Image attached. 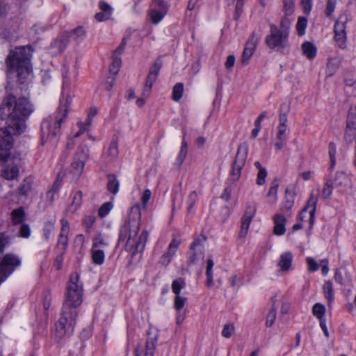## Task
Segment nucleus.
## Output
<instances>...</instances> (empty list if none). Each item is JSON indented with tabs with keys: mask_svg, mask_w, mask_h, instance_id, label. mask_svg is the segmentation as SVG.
<instances>
[{
	"mask_svg": "<svg viewBox=\"0 0 356 356\" xmlns=\"http://www.w3.org/2000/svg\"><path fill=\"white\" fill-rule=\"evenodd\" d=\"M83 287L79 283V275H71L67 287L66 299L63 304L62 316L56 323V334L62 339L65 334L71 335L74 332L77 316L76 307L82 302Z\"/></svg>",
	"mask_w": 356,
	"mask_h": 356,
	"instance_id": "nucleus-1",
	"label": "nucleus"
},
{
	"mask_svg": "<svg viewBox=\"0 0 356 356\" xmlns=\"http://www.w3.org/2000/svg\"><path fill=\"white\" fill-rule=\"evenodd\" d=\"M33 111V106L27 98L8 95L0 106V118L7 119L6 124L14 133L22 134L26 128V120Z\"/></svg>",
	"mask_w": 356,
	"mask_h": 356,
	"instance_id": "nucleus-2",
	"label": "nucleus"
},
{
	"mask_svg": "<svg viewBox=\"0 0 356 356\" xmlns=\"http://www.w3.org/2000/svg\"><path fill=\"white\" fill-rule=\"evenodd\" d=\"M131 212L136 214V217H129L122 225L119 233V241H126L125 250L131 257L137 254H141L145 250L147 241L148 232L140 228V207L136 204L131 208Z\"/></svg>",
	"mask_w": 356,
	"mask_h": 356,
	"instance_id": "nucleus-3",
	"label": "nucleus"
},
{
	"mask_svg": "<svg viewBox=\"0 0 356 356\" xmlns=\"http://www.w3.org/2000/svg\"><path fill=\"white\" fill-rule=\"evenodd\" d=\"M68 72L66 70L63 76V86L66 83ZM72 97L63 89L60 105L56 113L44 118L41 124L42 141L44 144L47 140L56 141L57 137L61 134V124L67 116L68 108L72 102Z\"/></svg>",
	"mask_w": 356,
	"mask_h": 356,
	"instance_id": "nucleus-4",
	"label": "nucleus"
},
{
	"mask_svg": "<svg viewBox=\"0 0 356 356\" xmlns=\"http://www.w3.org/2000/svg\"><path fill=\"white\" fill-rule=\"evenodd\" d=\"M32 51L30 45L16 47L10 52L6 59L9 72H16L21 83L31 72L30 60Z\"/></svg>",
	"mask_w": 356,
	"mask_h": 356,
	"instance_id": "nucleus-5",
	"label": "nucleus"
},
{
	"mask_svg": "<svg viewBox=\"0 0 356 356\" xmlns=\"http://www.w3.org/2000/svg\"><path fill=\"white\" fill-rule=\"evenodd\" d=\"M290 111V105L287 102L282 103L279 113V124L277 127L275 147L277 151L282 149L287 140V117Z\"/></svg>",
	"mask_w": 356,
	"mask_h": 356,
	"instance_id": "nucleus-6",
	"label": "nucleus"
},
{
	"mask_svg": "<svg viewBox=\"0 0 356 356\" xmlns=\"http://www.w3.org/2000/svg\"><path fill=\"white\" fill-rule=\"evenodd\" d=\"M270 34L265 39L268 47L277 51L286 48L289 44L287 34L280 32L279 28L275 24H270Z\"/></svg>",
	"mask_w": 356,
	"mask_h": 356,
	"instance_id": "nucleus-7",
	"label": "nucleus"
},
{
	"mask_svg": "<svg viewBox=\"0 0 356 356\" xmlns=\"http://www.w3.org/2000/svg\"><path fill=\"white\" fill-rule=\"evenodd\" d=\"M19 134L14 133L12 128L7 124L5 128L0 129V161H6L10 156V151L13 146V135Z\"/></svg>",
	"mask_w": 356,
	"mask_h": 356,
	"instance_id": "nucleus-8",
	"label": "nucleus"
},
{
	"mask_svg": "<svg viewBox=\"0 0 356 356\" xmlns=\"http://www.w3.org/2000/svg\"><path fill=\"white\" fill-rule=\"evenodd\" d=\"M21 265L20 258L13 254H6L0 263V284Z\"/></svg>",
	"mask_w": 356,
	"mask_h": 356,
	"instance_id": "nucleus-9",
	"label": "nucleus"
},
{
	"mask_svg": "<svg viewBox=\"0 0 356 356\" xmlns=\"http://www.w3.org/2000/svg\"><path fill=\"white\" fill-rule=\"evenodd\" d=\"M248 154V145L246 143L241 144L237 149V152L233 162L232 169V179L237 181L241 173V170L244 167Z\"/></svg>",
	"mask_w": 356,
	"mask_h": 356,
	"instance_id": "nucleus-10",
	"label": "nucleus"
},
{
	"mask_svg": "<svg viewBox=\"0 0 356 356\" xmlns=\"http://www.w3.org/2000/svg\"><path fill=\"white\" fill-rule=\"evenodd\" d=\"M88 152L89 150L86 146H81L76 151L71 163L72 172L74 175L79 176L82 173L88 157Z\"/></svg>",
	"mask_w": 356,
	"mask_h": 356,
	"instance_id": "nucleus-11",
	"label": "nucleus"
},
{
	"mask_svg": "<svg viewBox=\"0 0 356 356\" xmlns=\"http://www.w3.org/2000/svg\"><path fill=\"white\" fill-rule=\"evenodd\" d=\"M206 239V237L204 236H199L191 244L189 265L194 264L197 261L204 259V244Z\"/></svg>",
	"mask_w": 356,
	"mask_h": 356,
	"instance_id": "nucleus-12",
	"label": "nucleus"
},
{
	"mask_svg": "<svg viewBox=\"0 0 356 356\" xmlns=\"http://www.w3.org/2000/svg\"><path fill=\"white\" fill-rule=\"evenodd\" d=\"M261 36V35L259 31H254L248 41L246 42L241 58V62L243 65H247L249 63V60L257 46Z\"/></svg>",
	"mask_w": 356,
	"mask_h": 356,
	"instance_id": "nucleus-13",
	"label": "nucleus"
},
{
	"mask_svg": "<svg viewBox=\"0 0 356 356\" xmlns=\"http://www.w3.org/2000/svg\"><path fill=\"white\" fill-rule=\"evenodd\" d=\"M60 223L62 227L56 244V250L57 251L65 252L68 245L67 236L70 232V224L65 218H62L60 220Z\"/></svg>",
	"mask_w": 356,
	"mask_h": 356,
	"instance_id": "nucleus-14",
	"label": "nucleus"
},
{
	"mask_svg": "<svg viewBox=\"0 0 356 356\" xmlns=\"http://www.w3.org/2000/svg\"><path fill=\"white\" fill-rule=\"evenodd\" d=\"M317 202V195H315L314 192H312L306 207L302 209V211L300 214V218L301 219V220H303L305 218V213H307V211L309 212L311 227L313 225L314 222Z\"/></svg>",
	"mask_w": 356,
	"mask_h": 356,
	"instance_id": "nucleus-15",
	"label": "nucleus"
},
{
	"mask_svg": "<svg viewBox=\"0 0 356 356\" xmlns=\"http://www.w3.org/2000/svg\"><path fill=\"white\" fill-rule=\"evenodd\" d=\"M179 242L173 239L168 245V251L163 253L160 259V264L164 266H167L173 259L175 253L179 248Z\"/></svg>",
	"mask_w": 356,
	"mask_h": 356,
	"instance_id": "nucleus-16",
	"label": "nucleus"
},
{
	"mask_svg": "<svg viewBox=\"0 0 356 356\" xmlns=\"http://www.w3.org/2000/svg\"><path fill=\"white\" fill-rule=\"evenodd\" d=\"M293 258V254L289 251L284 252L280 255L277 265L282 272H287L291 269Z\"/></svg>",
	"mask_w": 356,
	"mask_h": 356,
	"instance_id": "nucleus-17",
	"label": "nucleus"
},
{
	"mask_svg": "<svg viewBox=\"0 0 356 356\" xmlns=\"http://www.w3.org/2000/svg\"><path fill=\"white\" fill-rule=\"evenodd\" d=\"M286 218L282 214H275L273 218L274 229L273 232L275 235H283L286 232L285 224Z\"/></svg>",
	"mask_w": 356,
	"mask_h": 356,
	"instance_id": "nucleus-18",
	"label": "nucleus"
},
{
	"mask_svg": "<svg viewBox=\"0 0 356 356\" xmlns=\"http://www.w3.org/2000/svg\"><path fill=\"white\" fill-rule=\"evenodd\" d=\"M18 175L19 168L14 163L7 165L1 171V176L8 180H13L17 177Z\"/></svg>",
	"mask_w": 356,
	"mask_h": 356,
	"instance_id": "nucleus-19",
	"label": "nucleus"
},
{
	"mask_svg": "<svg viewBox=\"0 0 356 356\" xmlns=\"http://www.w3.org/2000/svg\"><path fill=\"white\" fill-rule=\"evenodd\" d=\"M301 49L302 54L309 60L313 59L316 56L317 49L311 42L307 41L302 43L301 45Z\"/></svg>",
	"mask_w": 356,
	"mask_h": 356,
	"instance_id": "nucleus-20",
	"label": "nucleus"
},
{
	"mask_svg": "<svg viewBox=\"0 0 356 356\" xmlns=\"http://www.w3.org/2000/svg\"><path fill=\"white\" fill-rule=\"evenodd\" d=\"M65 35L76 41H82L86 36V31L83 26H79L72 30L70 32L65 33Z\"/></svg>",
	"mask_w": 356,
	"mask_h": 356,
	"instance_id": "nucleus-21",
	"label": "nucleus"
},
{
	"mask_svg": "<svg viewBox=\"0 0 356 356\" xmlns=\"http://www.w3.org/2000/svg\"><path fill=\"white\" fill-rule=\"evenodd\" d=\"M198 199L197 193L195 191H191L190 194L188 196V198L186 202V210H187V215H191L193 216L195 213V211L193 209V206L196 203Z\"/></svg>",
	"mask_w": 356,
	"mask_h": 356,
	"instance_id": "nucleus-22",
	"label": "nucleus"
},
{
	"mask_svg": "<svg viewBox=\"0 0 356 356\" xmlns=\"http://www.w3.org/2000/svg\"><path fill=\"white\" fill-rule=\"evenodd\" d=\"M279 184L277 180H273L270 184V187L268 193V203L274 204L277 201V190Z\"/></svg>",
	"mask_w": 356,
	"mask_h": 356,
	"instance_id": "nucleus-23",
	"label": "nucleus"
},
{
	"mask_svg": "<svg viewBox=\"0 0 356 356\" xmlns=\"http://www.w3.org/2000/svg\"><path fill=\"white\" fill-rule=\"evenodd\" d=\"M341 64V60L339 58H329L327 63L326 74L329 76H332L339 68Z\"/></svg>",
	"mask_w": 356,
	"mask_h": 356,
	"instance_id": "nucleus-24",
	"label": "nucleus"
},
{
	"mask_svg": "<svg viewBox=\"0 0 356 356\" xmlns=\"http://www.w3.org/2000/svg\"><path fill=\"white\" fill-rule=\"evenodd\" d=\"M276 300L273 299V304L266 318V326L270 327L274 324L277 318V307L275 305Z\"/></svg>",
	"mask_w": 356,
	"mask_h": 356,
	"instance_id": "nucleus-25",
	"label": "nucleus"
},
{
	"mask_svg": "<svg viewBox=\"0 0 356 356\" xmlns=\"http://www.w3.org/2000/svg\"><path fill=\"white\" fill-rule=\"evenodd\" d=\"M120 187V182L118 180L116 176L115 175H108V183H107V189L108 191L115 195L118 193Z\"/></svg>",
	"mask_w": 356,
	"mask_h": 356,
	"instance_id": "nucleus-26",
	"label": "nucleus"
},
{
	"mask_svg": "<svg viewBox=\"0 0 356 356\" xmlns=\"http://www.w3.org/2000/svg\"><path fill=\"white\" fill-rule=\"evenodd\" d=\"M108 245V242L105 240V238L100 234L95 236L92 239V245L91 250H105Z\"/></svg>",
	"mask_w": 356,
	"mask_h": 356,
	"instance_id": "nucleus-27",
	"label": "nucleus"
},
{
	"mask_svg": "<svg viewBox=\"0 0 356 356\" xmlns=\"http://www.w3.org/2000/svg\"><path fill=\"white\" fill-rule=\"evenodd\" d=\"M187 152H188L187 143H186V142L184 139L182 143H181L180 151H179V154L177 155L176 161L175 163V165L178 168H179L181 166L182 163H184V160L186 159Z\"/></svg>",
	"mask_w": 356,
	"mask_h": 356,
	"instance_id": "nucleus-28",
	"label": "nucleus"
},
{
	"mask_svg": "<svg viewBox=\"0 0 356 356\" xmlns=\"http://www.w3.org/2000/svg\"><path fill=\"white\" fill-rule=\"evenodd\" d=\"M187 152H188L187 143H186V142L184 139L182 143H181L180 151H179V154L177 155L176 161L175 163V165L178 168H179L181 166L182 163H184V160L186 159Z\"/></svg>",
	"mask_w": 356,
	"mask_h": 356,
	"instance_id": "nucleus-29",
	"label": "nucleus"
},
{
	"mask_svg": "<svg viewBox=\"0 0 356 356\" xmlns=\"http://www.w3.org/2000/svg\"><path fill=\"white\" fill-rule=\"evenodd\" d=\"M33 180L30 177L24 179L19 187V194L26 196L32 190Z\"/></svg>",
	"mask_w": 356,
	"mask_h": 356,
	"instance_id": "nucleus-30",
	"label": "nucleus"
},
{
	"mask_svg": "<svg viewBox=\"0 0 356 356\" xmlns=\"http://www.w3.org/2000/svg\"><path fill=\"white\" fill-rule=\"evenodd\" d=\"M118 140L115 138L112 140L107 151V156L111 161H115L118 156Z\"/></svg>",
	"mask_w": 356,
	"mask_h": 356,
	"instance_id": "nucleus-31",
	"label": "nucleus"
},
{
	"mask_svg": "<svg viewBox=\"0 0 356 356\" xmlns=\"http://www.w3.org/2000/svg\"><path fill=\"white\" fill-rule=\"evenodd\" d=\"M350 182L348 175L343 172H337L334 178V184L338 186H346Z\"/></svg>",
	"mask_w": 356,
	"mask_h": 356,
	"instance_id": "nucleus-32",
	"label": "nucleus"
},
{
	"mask_svg": "<svg viewBox=\"0 0 356 356\" xmlns=\"http://www.w3.org/2000/svg\"><path fill=\"white\" fill-rule=\"evenodd\" d=\"M323 291L325 298L327 300L328 305H330L334 299V291L332 282L326 281L323 285Z\"/></svg>",
	"mask_w": 356,
	"mask_h": 356,
	"instance_id": "nucleus-33",
	"label": "nucleus"
},
{
	"mask_svg": "<svg viewBox=\"0 0 356 356\" xmlns=\"http://www.w3.org/2000/svg\"><path fill=\"white\" fill-rule=\"evenodd\" d=\"M157 79V76L151 74H148L146 81L145 88L143 90V95L145 97H148L150 95L152 87L153 84Z\"/></svg>",
	"mask_w": 356,
	"mask_h": 356,
	"instance_id": "nucleus-34",
	"label": "nucleus"
},
{
	"mask_svg": "<svg viewBox=\"0 0 356 356\" xmlns=\"http://www.w3.org/2000/svg\"><path fill=\"white\" fill-rule=\"evenodd\" d=\"M82 202V193L79 191H76L73 197L72 202L69 207V210L71 212L76 211L78 208L81 206Z\"/></svg>",
	"mask_w": 356,
	"mask_h": 356,
	"instance_id": "nucleus-35",
	"label": "nucleus"
},
{
	"mask_svg": "<svg viewBox=\"0 0 356 356\" xmlns=\"http://www.w3.org/2000/svg\"><path fill=\"white\" fill-rule=\"evenodd\" d=\"M92 260L97 265H102L104 262L105 252L104 250H91Z\"/></svg>",
	"mask_w": 356,
	"mask_h": 356,
	"instance_id": "nucleus-36",
	"label": "nucleus"
},
{
	"mask_svg": "<svg viewBox=\"0 0 356 356\" xmlns=\"http://www.w3.org/2000/svg\"><path fill=\"white\" fill-rule=\"evenodd\" d=\"M121 63V58L118 56L113 55V61L109 67V71L112 75L115 76L118 73Z\"/></svg>",
	"mask_w": 356,
	"mask_h": 356,
	"instance_id": "nucleus-37",
	"label": "nucleus"
},
{
	"mask_svg": "<svg viewBox=\"0 0 356 356\" xmlns=\"http://www.w3.org/2000/svg\"><path fill=\"white\" fill-rule=\"evenodd\" d=\"M346 17H340L334 24V33H346Z\"/></svg>",
	"mask_w": 356,
	"mask_h": 356,
	"instance_id": "nucleus-38",
	"label": "nucleus"
},
{
	"mask_svg": "<svg viewBox=\"0 0 356 356\" xmlns=\"http://www.w3.org/2000/svg\"><path fill=\"white\" fill-rule=\"evenodd\" d=\"M307 26V19L305 17H299L296 23V30L300 36L305 34V29Z\"/></svg>",
	"mask_w": 356,
	"mask_h": 356,
	"instance_id": "nucleus-39",
	"label": "nucleus"
},
{
	"mask_svg": "<svg viewBox=\"0 0 356 356\" xmlns=\"http://www.w3.org/2000/svg\"><path fill=\"white\" fill-rule=\"evenodd\" d=\"M252 220V218H250L242 217L241 230L239 232V236L241 238H244L247 235Z\"/></svg>",
	"mask_w": 356,
	"mask_h": 356,
	"instance_id": "nucleus-40",
	"label": "nucleus"
},
{
	"mask_svg": "<svg viewBox=\"0 0 356 356\" xmlns=\"http://www.w3.org/2000/svg\"><path fill=\"white\" fill-rule=\"evenodd\" d=\"M252 220V218H250L242 217L241 230L239 232V236L241 238H244L247 235Z\"/></svg>",
	"mask_w": 356,
	"mask_h": 356,
	"instance_id": "nucleus-41",
	"label": "nucleus"
},
{
	"mask_svg": "<svg viewBox=\"0 0 356 356\" xmlns=\"http://www.w3.org/2000/svg\"><path fill=\"white\" fill-rule=\"evenodd\" d=\"M60 184L58 181H55L51 188L49 189L46 194V200L49 204H51L55 199V195L58 191Z\"/></svg>",
	"mask_w": 356,
	"mask_h": 356,
	"instance_id": "nucleus-42",
	"label": "nucleus"
},
{
	"mask_svg": "<svg viewBox=\"0 0 356 356\" xmlns=\"http://www.w3.org/2000/svg\"><path fill=\"white\" fill-rule=\"evenodd\" d=\"M184 92V84L182 83H177L175 85L172 89V99L176 102H179L182 97Z\"/></svg>",
	"mask_w": 356,
	"mask_h": 356,
	"instance_id": "nucleus-43",
	"label": "nucleus"
},
{
	"mask_svg": "<svg viewBox=\"0 0 356 356\" xmlns=\"http://www.w3.org/2000/svg\"><path fill=\"white\" fill-rule=\"evenodd\" d=\"M295 0H283V12L286 16H291L294 12Z\"/></svg>",
	"mask_w": 356,
	"mask_h": 356,
	"instance_id": "nucleus-44",
	"label": "nucleus"
},
{
	"mask_svg": "<svg viewBox=\"0 0 356 356\" xmlns=\"http://www.w3.org/2000/svg\"><path fill=\"white\" fill-rule=\"evenodd\" d=\"M25 216L23 209H15L12 211V218L14 224H19L24 220Z\"/></svg>",
	"mask_w": 356,
	"mask_h": 356,
	"instance_id": "nucleus-45",
	"label": "nucleus"
},
{
	"mask_svg": "<svg viewBox=\"0 0 356 356\" xmlns=\"http://www.w3.org/2000/svg\"><path fill=\"white\" fill-rule=\"evenodd\" d=\"M289 17L290 16H286L284 15V16L281 19L280 29H279L280 32L286 33L288 37L289 34V29L291 25V19Z\"/></svg>",
	"mask_w": 356,
	"mask_h": 356,
	"instance_id": "nucleus-46",
	"label": "nucleus"
},
{
	"mask_svg": "<svg viewBox=\"0 0 356 356\" xmlns=\"http://www.w3.org/2000/svg\"><path fill=\"white\" fill-rule=\"evenodd\" d=\"M55 229V221H48L46 222L44 225V228L43 229V235L46 241H49L50 238V235L51 232Z\"/></svg>",
	"mask_w": 356,
	"mask_h": 356,
	"instance_id": "nucleus-47",
	"label": "nucleus"
},
{
	"mask_svg": "<svg viewBox=\"0 0 356 356\" xmlns=\"http://www.w3.org/2000/svg\"><path fill=\"white\" fill-rule=\"evenodd\" d=\"M325 311V307L320 303H316L312 308L313 314L319 320L323 319Z\"/></svg>",
	"mask_w": 356,
	"mask_h": 356,
	"instance_id": "nucleus-48",
	"label": "nucleus"
},
{
	"mask_svg": "<svg viewBox=\"0 0 356 356\" xmlns=\"http://www.w3.org/2000/svg\"><path fill=\"white\" fill-rule=\"evenodd\" d=\"M235 332V327L233 323H227L222 330V336L225 338H230Z\"/></svg>",
	"mask_w": 356,
	"mask_h": 356,
	"instance_id": "nucleus-49",
	"label": "nucleus"
},
{
	"mask_svg": "<svg viewBox=\"0 0 356 356\" xmlns=\"http://www.w3.org/2000/svg\"><path fill=\"white\" fill-rule=\"evenodd\" d=\"M184 286L185 282L181 279L174 280L172 284V291L175 293L176 296L180 295L181 290L184 289Z\"/></svg>",
	"mask_w": 356,
	"mask_h": 356,
	"instance_id": "nucleus-50",
	"label": "nucleus"
},
{
	"mask_svg": "<svg viewBox=\"0 0 356 356\" xmlns=\"http://www.w3.org/2000/svg\"><path fill=\"white\" fill-rule=\"evenodd\" d=\"M156 339H148L146 342L145 346V356H153L154 349L156 347Z\"/></svg>",
	"mask_w": 356,
	"mask_h": 356,
	"instance_id": "nucleus-51",
	"label": "nucleus"
},
{
	"mask_svg": "<svg viewBox=\"0 0 356 356\" xmlns=\"http://www.w3.org/2000/svg\"><path fill=\"white\" fill-rule=\"evenodd\" d=\"M332 189H333V187L332 185L331 180L327 181L324 184L323 187L322 197L325 198V199L330 197V195H332Z\"/></svg>",
	"mask_w": 356,
	"mask_h": 356,
	"instance_id": "nucleus-52",
	"label": "nucleus"
},
{
	"mask_svg": "<svg viewBox=\"0 0 356 356\" xmlns=\"http://www.w3.org/2000/svg\"><path fill=\"white\" fill-rule=\"evenodd\" d=\"M186 298L182 297L180 295L175 296L174 300V307L177 312H181V309L184 307L186 302Z\"/></svg>",
	"mask_w": 356,
	"mask_h": 356,
	"instance_id": "nucleus-53",
	"label": "nucleus"
},
{
	"mask_svg": "<svg viewBox=\"0 0 356 356\" xmlns=\"http://www.w3.org/2000/svg\"><path fill=\"white\" fill-rule=\"evenodd\" d=\"M150 19L152 23L158 24L164 17V13L160 10H152L149 13Z\"/></svg>",
	"mask_w": 356,
	"mask_h": 356,
	"instance_id": "nucleus-54",
	"label": "nucleus"
},
{
	"mask_svg": "<svg viewBox=\"0 0 356 356\" xmlns=\"http://www.w3.org/2000/svg\"><path fill=\"white\" fill-rule=\"evenodd\" d=\"M113 208V204L110 202H107L103 204L98 211V214L100 217H105Z\"/></svg>",
	"mask_w": 356,
	"mask_h": 356,
	"instance_id": "nucleus-55",
	"label": "nucleus"
},
{
	"mask_svg": "<svg viewBox=\"0 0 356 356\" xmlns=\"http://www.w3.org/2000/svg\"><path fill=\"white\" fill-rule=\"evenodd\" d=\"M257 207L255 203L251 202L247 205L245 211L243 216L245 218H253L256 213Z\"/></svg>",
	"mask_w": 356,
	"mask_h": 356,
	"instance_id": "nucleus-56",
	"label": "nucleus"
},
{
	"mask_svg": "<svg viewBox=\"0 0 356 356\" xmlns=\"http://www.w3.org/2000/svg\"><path fill=\"white\" fill-rule=\"evenodd\" d=\"M356 136V129L346 127L344 139L348 143H352Z\"/></svg>",
	"mask_w": 356,
	"mask_h": 356,
	"instance_id": "nucleus-57",
	"label": "nucleus"
},
{
	"mask_svg": "<svg viewBox=\"0 0 356 356\" xmlns=\"http://www.w3.org/2000/svg\"><path fill=\"white\" fill-rule=\"evenodd\" d=\"M335 41L341 49L346 47V33H335Z\"/></svg>",
	"mask_w": 356,
	"mask_h": 356,
	"instance_id": "nucleus-58",
	"label": "nucleus"
},
{
	"mask_svg": "<svg viewBox=\"0 0 356 356\" xmlns=\"http://www.w3.org/2000/svg\"><path fill=\"white\" fill-rule=\"evenodd\" d=\"M346 127L356 129V113H348L346 120Z\"/></svg>",
	"mask_w": 356,
	"mask_h": 356,
	"instance_id": "nucleus-59",
	"label": "nucleus"
},
{
	"mask_svg": "<svg viewBox=\"0 0 356 356\" xmlns=\"http://www.w3.org/2000/svg\"><path fill=\"white\" fill-rule=\"evenodd\" d=\"M161 67H162V62L159 60H157L154 62L153 65L150 67L149 73L158 76Z\"/></svg>",
	"mask_w": 356,
	"mask_h": 356,
	"instance_id": "nucleus-60",
	"label": "nucleus"
},
{
	"mask_svg": "<svg viewBox=\"0 0 356 356\" xmlns=\"http://www.w3.org/2000/svg\"><path fill=\"white\" fill-rule=\"evenodd\" d=\"M151 195H152V192L149 189H146L142 197H141V202H142V208L145 209L146 207H147V204L151 197ZM140 207H141V206L140 205Z\"/></svg>",
	"mask_w": 356,
	"mask_h": 356,
	"instance_id": "nucleus-61",
	"label": "nucleus"
},
{
	"mask_svg": "<svg viewBox=\"0 0 356 356\" xmlns=\"http://www.w3.org/2000/svg\"><path fill=\"white\" fill-rule=\"evenodd\" d=\"M266 176L267 171L266 168H261V170H259L257 174V184L259 186L264 184Z\"/></svg>",
	"mask_w": 356,
	"mask_h": 356,
	"instance_id": "nucleus-62",
	"label": "nucleus"
},
{
	"mask_svg": "<svg viewBox=\"0 0 356 356\" xmlns=\"http://www.w3.org/2000/svg\"><path fill=\"white\" fill-rule=\"evenodd\" d=\"M65 254V252H62V251H57V255L54 261V266L57 270H60L62 268Z\"/></svg>",
	"mask_w": 356,
	"mask_h": 356,
	"instance_id": "nucleus-63",
	"label": "nucleus"
},
{
	"mask_svg": "<svg viewBox=\"0 0 356 356\" xmlns=\"http://www.w3.org/2000/svg\"><path fill=\"white\" fill-rule=\"evenodd\" d=\"M307 264L308 266L309 270L311 272H315L319 268V265L318 264V263L314 260V259L312 257L307 258Z\"/></svg>",
	"mask_w": 356,
	"mask_h": 356,
	"instance_id": "nucleus-64",
	"label": "nucleus"
}]
</instances>
